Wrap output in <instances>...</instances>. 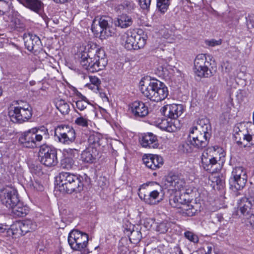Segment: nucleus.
I'll list each match as a JSON object with an SVG mask.
<instances>
[{
	"label": "nucleus",
	"instance_id": "obj_1",
	"mask_svg": "<svg viewBox=\"0 0 254 254\" xmlns=\"http://www.w3.org/2000/svg\"><path fill=\"white\" fill-rule=\"evenodd\" d=\"M186 182L181 175L174 173H169L165 178L164 181L163 188L160 186L159 190H156L150 191L148 194H145L141 191V189L138 190V196L146 203L153 205L155 204V200L158 197L163 189L168 191L181 190L185 187Z\"/></svg>",
	"mask_w": 254,
	"mask_h": 254
},
{
	"label": "nucleus",
	"instance_id": "obj_2",
	"mask_svg": "<svg viewBox=\"0 0 254 254\" xmlns=\"http://www.w3.org/2000/svg\"><path fill=\"white\" fill-rule=\"evenodd\" d=\"M80 63L86 70L91 72H97L105 68L108 63L103 49L91 45L87 52L80 54Z\"/></svg>",
	"mask_w": 254,
	"mask_h": 254
},
{
	"label": "nucleus",
	"instance_id": "obj_3",
	"mask_svg": "<svg viewBox=\"0 0 254 254\" xmlns=\"http://www.w3.org/2000/svg\"><path fill=\"white\" fill-rule=\"evenodd\" d=\"M58 179L60 191L68 194L81 192L85 182L90 180L85 174L81 176L67 172L59 173Z\"/></svg>",
	"mask_w": 254,
	"mask_h": 254
},
{
	"label": "nucleus",
	"instance_id": "obj_4",
	"mask_svg": "<svg viewBox=\"0 0 254 254\" xmlns=\"http://www.w3.org/2000/svg\"><path fill=\"white\" fill-rule=\"evenodd\" d=\"M139 86L143 96L154 102L161 101L168 95L167 87L156 79L142 78L139 82Z\"/></svg>",
	"mask_w": 254,
	"mask_h": 254
},
{
	"label": "nucleus",
	"instance_id": "obj_5",
	"mask_svg": "<svg viewBox=\"0 0 254 254\" xmlns=\"http://www.w3.org/2000/svg\"><path fill=\"white\" fill-rule=\"evenodd\" d=\"M8 116L11 122L21 124L28 121L32 116V108L26 102L17 101L8 108Z\"/></svg>",
	"mask_w": 254,
	"mask_h": 254
},
{
	"label": "nucleus",
	"instance_id": "obj_6",
	"mask_svg": "<svg viewBox=\"0 0 254 254\" xmlns=\"http://www.w3.org/2000/svg\"><path fill=\"white\" fill-rule=\"evenodd\" d=\"M112 19L109 16H98L93 21L91 29L93 32L101 39H106L112 36V31L110 27Z\"/></svg>",
	"mask_w": 254,
	"mask_h": 254
},
{
	"label": "nucleus",
	"instance_id": "obj_7",
	"mask_svg": "<svg viewBox=\"0 0 254 254\" xmlns=\"http://www.w3.org/2000/svg\"><path fill=\"white\" fill-rule=\"evenodd\" d=\"M39 157L40 162L47 167L55 166L58 162L57 149L47 144L40 145Z\"/></svg>",
	"mask_w": 254,
	"mask_h": 254
},
{
	"label": "nucleus",
	"instance_id": "obj_8",
	"mask_svg": "<svg viewBox=\"0 0 254 254\" xmlns=\"http://www.w3.org/2000/svg\"><path fill=\"white\" fill-rule=\"evenodd\" d=\"M248 180L247 169L242 166L233 168L230 178V188L234 190H242Z\"/></svg>",
	"mask_w": 254,
	"mask_h": 254
},
{
	"label": "nucleus",
	"instance_id": "obj_9",
	"mask_svg": "<svg viewBox=\"0 0 254 254\" xmlns=\"http://www.w3.org/2000/svg\"><path fill=\"white\" fill-rule=\"evenodd\" d=\"M68 243L74 251L84 250L88 245V236L77 230H73L68 235Z\"/></svg>",
	"mask_w": 254,
	"mask_h": 254
},
{
	"label": "nucleus",
	"instance_id": "obj_10",
	"mask_svg": "<svg viewBox=\"0 0 254 254\" xmlns=\"http://www.w3.org/2000/svg\"><path fill=\"white\" fill-rule=\"evenodd\" d=\"M122 44L127 50H138L143 48L146 39L135 33H127L122 36Z\"/></svg>",
	"mask_w": 254,
	"mask_h": 254
},
{
	"label": "nucleus",
	"instance_id": "obj_11",
	"mask_svg": "<svg viewBox=\"0 0 254 254\" xmlns=\"http://www.w3.org/2000/svg\"><path fill=\"white\" fill-rule=\"evenodd\" d=\"M0 199L9 209L18 202L19 198L17 191L14 188L6 186L0 189Z\"/></svg>",
	"mask_w": 254,
	"mask_h": 254
},
{
	"label": "nucleus",
	"instance_id": "obj_12",
	"mask_svg": "<svg viewBox=\"0 0 254 254\" xmlns=\"http://www.w3.org/2000/svg\"><path fill=\"white\" fill-rule=\"evenodd\" d=\"M55 135L60 142L64 144L73 142L76 138L75 130L72 127L66 125L57 127L55 130Z\"/></svg>",
	"mask_w": 254,
	"mask_h": 254
},
{
	"label": "nucleus",
	"instance_id": "obj_13",
	"mask_svg": "<svg viewBox=\"0 0 254 254\" xmlns=\"http://www.w3.org/2000/svg\"><path fill=\"white\" fill-rule=\"evenodd\" d=\"M19 142L23 147L29 148L40 147L41 145L31 129L21 133L19 138Z\"/></svg>",
	"mask_w": 254,
	"mask_h": 254
},
{
	"label": "nucleus",
	"instance_id": "obj_14",
	"mask_svg": "<svg viewBox=\"0 0 254 254\" xmlns=\"http://www.w3.org/2000/svg\"><path fill=\"white\" fill-rule=\"evenodd\" d=\"M254 198L253 196H245L240 199L239 209L241 214L246 219L250 218L254 213Z\"/></svg>",
	"mask_w": 254,
	"mask_h": 254
},
{
	"label": "nucleus",
	"instance_id": "obj_15",
	"mask_svg": "<svg viewBox=\"0 0 254 254\" xmlns=\"http://www.w3.org/2000/svg\"><path fill=\"white\" fill-rule=\"evenodd\" d=\"M129 110L133 117L136 118H142L148 114L147 106L141 101H134L129 105Z\"/></svg>",
	"mask_w": 254,
	"mask_h": 254
},
{
	"label": "nucleus",
	"instance_id": "obj_16",
	"mask_svg": "<svg viewBox=\"0 0 254 254\" xmlns=\"http://www.w3.org/2000/svg\"><path fill=\"white\" fill-rule=\"evenodd\" d=\"M145 166L152 170L160 168L163 164V159L158 155L149 154L144 155L142 158Z\"/></svg>",
	"mask_w": 254,
	"mask_h": 254
},
{
	"label": "nucleus",
	"instance_id": "obj_17",
	"mask_svg": "<svg viewBox=\"0 0 254 254\" xmlns=\"http://www.w3.org/2000/svg\"><path fill=\"white\" fill-rule=\"evenodd\" d=\"M164 116L172 119H176L180 116L183 112V108L181 105H167L163 108Z\"/></svg>",
	"mask_w": 254,
	"mask_h": 254
},
{
	"label": "nucleus",
	"instance_id": "obj_18",
	"mask_svg": "<svg viewBox=\"0 0 254 254\" xmlns=\"http://www.w3.org/2000/svg\"><path fill=\"white\" fill-rule=\"evenodd\" d=\"M212 66L213 68L216 67V64L212 56L208 54H199L194 61V66L199 67L205 66Z\"/></svg>",
	"mask_w": 254,
	"mask_h": 254
},
{
	"label": "nucleus",
	"instance_id": "obj_19",
	"mask_svg": "<svg viewBox=\"0 0 254 254\" xmlns=\"http://www.w3.org/2000/svg\"><path fill=\"white\" fill-rule=\"evenodd\" d=\"M23 39L25 47L29 51L37 50L41 43L39 37L31 33L24 35Z\"/></svg>",
	"mask_w": 254,
	"mask_h": 254
},
{
	"label": "nucleus",
	"instance_id": "obj_20",
	"mask_svg": "<svg viewBox=\"0 0 254 254\" xmlns=\"http://www.w3.org/2000/svg\"><path fill=\"white\" fill-rule=\"evenodd\" d=\"M141 144L143 147L149 148H156L159 145L157 136L151 132H148L142 136Z\"/></svg>",
	"mask_w": 254,
	"mask_h": 254
},
{
	"label": "nucleus",
	"instance_id": "obj_21",
	"mask_svg": "<svg viewBox=\"0 0 254 254\" xmlns=\"http://www.w3.org/2000/svg\"><path fill=\"white\" fill-rule=\"evenodd\" d=\"M190 130L193 132L194 130L200 132L211 133V126L209 120L207 118L199 119L196 125L193 126Z\"/></svg>",
	"mask_w": 254,
	"mask_h": 254
},
{
	"label": "nucleus",
	"instance_id": "obj_22",
	"mask_svg": "<svg viewBox=\"0 0 254 254\" xmlns=\"http://www.w3.org/2000/svg\"><path fill=\"white\" fill-rule=\"evenodd\" d=\"M216 68H213L212 66H205L199 67L194 66V72L196 75L199 77H210L213 76L216 72Z\"/></svg>",
	"mask_w": 254,
	"mask_h": 254
},
{
	"label": "nucleus",
	"instance_id": "obj_23",
	"mask_svg": "<svg viewBox=\"0 0 254 254\" xmlns=\"http://www.w3.org/2000/svg\"><path fill=\"white\" fill-rule=\"evenodd\" d=\"M217 163V160L215 157L209 155L207 152H204L201 156V166L207 171L211 172L214 165Z\"/></svg>",
	"mask_w": 254,
	"mask_h": 254
},
{
	"label": "nucleus",
	"instance_id": "obj_24",
	"mask_svg": "<svg viewBox=\"0 0 254 254\" xmlns=\"http://www.w3.org/2000/svg\"><path fill=\"white\" fill-rule=\"evenodd\" d=\"M235 138L237 143L241 146H243L244 147H246L248 145V144H244L243 142L245 141H246L250 145L254 144V135L243 133L240 130L237 131Z\"/></svg>",
	"mask_w": 254,
	"mask_h": 254
},
{
	"label": "nucleus",
	"instance_id": "obj_25",
	"mask_svg": "<svg viewBox=\"0 0 254 254\" xmlns=\"http://www.w3.org/2000/svg\"><path fill=\"white\" fill-rule=\"evenodd\" d=\"M97 154L96 149L92 147H88L81 153L82 160L85 163H92L96 160Z\"/></svg>",
	"mask_w": 254,
	"mask_h": 254
},
{
	"label": "nucleus",
	"instance_id": "obj_26",
	"mask_svg": "<svg viewBox=\"0 0 254 254\" xmlns=\"http://www.w3.org/2000/svg\"><path fill=\"white\" fill-rule=\"evenodd\" d=\"M24 6L38 13L43 7V3L40 0H17Z\"/></svg>",
	"mask_w": 254,
	"mask_h": 254
},
{
	"label": "nucleus",
	"instance_id": "obj_27",
	"mask_svg": "<svg viewBox=\"0 0 254 254\" xmlns=\"http://www.w3.org/2000/svg\"><path fill=\"white\" fill-rule=\"evenodd\" d=\"M13 215L17 217H23L25 216L29 212V207L24 205L23 203L19 200L17 204L10 207Z\"/></svg>",
	"mask_w": 254,
	"mask_h": 254
},
{
	"label": "nucleus",
	"instance_id": "obj_28",
	"mask_svg": "<svg viewBox=\"0 0 254 254\" xmlns=\"http://www.w3.org/2000/svg\"><path fill=\"white\" fill-rule=\"evenodd\" d=\"M21 221H16L11 225L10 228H7V233L9 235H12L13 238H18L23 236L21 227Z\"/></svg>",
	"mask_w": 254,
	"mask_h": 254
},
{
	"label": "nucleus",
	"instance_id": "obj_29",
	"mask_svg": "<svg viewBox=\"0 0 254 254\" xmlns=\"http://www.w3.org/2000/svg\"><path fill=\"white\" fill-rule=\"evenodd\" d=\"M34 132L37 139L40 145L43 138L47 139L49 138V134L48 129L44 126H41L39 127H33L31 128Z\"/></svg>",
	"mask_w": 254,
	"mask_h": 254
},
{
	"label": "nucleus",
	"instance_id": "obj_30",
	"mask_svg": "<svg viewBox=\"0 0 254 254\" xmlns=\"http://www.w3.org/2000/svg\"><path fill=\"white\" fill-rule=\"evenodd\" d=\"M117 8L118 10L123 12V13H131L134 10L135 5L132 1L126 0L119 4Z\"/></svg>",
	"mask_w": 254,
	"mask_h": 254
},
{
	"label": "nucleus",
	"instance_id": "obj_31",
	"mask_svg": "<svg viewBox=\"0 0 254 254\" xmlns=\"http://www.w3.org/2000/svg\"><path fill=\"white\" fill-rule=\"evenodd\" d=\"M132 23V18L126 14L123 13L117 18L116 25L122 28H126L130 26Z\"/></svg>",
	"mask_w": 254,
	"mask_h": 254
},
{
	"label": "nucleus",
	"instance_id": "obj_32",
	"mask_svg": "<svg viewBox=\"0 0 254 254\" xmlns=\"http://www.w3.org/2000/svg\"><path fill=\"white\" fill-rule=\"evenodd\" d=\"M189 138V142L195 148L202 149L207 146V145L206 144L205 140L203 141L200 140L198 138V136L195 135L194 133L190 132Z\"/></svg>",
	"mask_w": 254,
	"mask_h": 254
},
{
	"label": "nucleus",
	"instance_id": "obj_33",
	"mask_svg": "<svg viewBox=\"0 0 254 254\" xmlns=\"http://www.w3.org/2000/svg\"><path fill=\"white\" fill-rule=\"evenodd\" d=\"M76 113L79 115L78 117L74 121V124L78 126L82 127H87L88 126V123L89 120L88 119V116L86 114L84 116H82L80 113H79L76 109H75Z\"/></svg>",
	"mask_w": 254,
	"mask_h": 254
},
{
	"label": "nucleus",
	"instance_id": "obj_34",
	"mask_svg": "<svg viewBox=\"0 0 254 254\" xmlns=\"http://www.w3.org/2000/svg\"><path fill=\"white\" fill-rule=\"evenodd\" d=\"M56 106L59 111L63 115L68 114L70 111L69 104L62 99L57 102Z\"/></svg>",
	"mask_w": 254,
	"mask_h": 254
},
{
	"label": "nucleus",
	"instance_id": "obj_35",
	"mask_svg": "<svg viewBox=\"0 0 254 254\" xmlns=\"http://www.w3.org/2000/svg\"><path fill=\"white\" fill-rule=\"evenodd\" d=\"M75 166L73 158L71 156H66L65 155L61 160V166L63 169H71Z\"/></svg>",
	"mask_w": 254,
	"mask_h": 254
},
{
	"label": "nucleus",
	"instance_id": "obj_36",
	"mask_svg": "<svg viewBox=\"0 0 254 254\" xmlns=\"http://www.w3.org/2000/svg\"><path fill=\"white\" fill-rule=\"evenodd\" d=\"M21 225L24 235L27 233L35 230L36 227L35 223L29 220L21 221Z\"/></svg>",
	"mask_w": 254,
	"mask_h": 254
},
{
	"label": "nucleus",
	"instance_id": "obj_37",
	"mask_svg": "<svg viewBox=\"0 0 254 254\" xmlns=\"http://www.w3.org/2000/svg\"><path fill=\"white\" fill-rule=\"evenodd\" d=\"M182 209L183 214L189 217L194 215L198 211L196 207L190 204L184 205Z\"/></svg>",
	"mask_w": 254,
	"mask_h": 254
},
{
	"label": "nucleus",
	"instance_id": "obj_38",
	"mask_svg": "<svg viewBox=\"0 0 254 254\" xmlns=\"http://www.w3.org/2000/svg\"><path fill=\"white\" fill-rule=\"evenodd\" d=\"M158 127L161 129L168 132L174 131L175 128V127L172 124V123L169 122L166 119L161 120V122L158 124Z\"/></svg>",
	"mask_w": 254,
	"mask_h": 254
},
{
	"label": "nucleus",
	"instance_id": "obj_39",
	"mask_svg": "<svg viewBox=\"0 0 254 254\" xmlns=\"http://www.w3.org/2000/svg\"><path fill=\"white\" fill-rule=\"evenodd\" d=\"M170 205L173 207L181 208L180 205H185L186 199L183 198L182 196L175 195L169 200Z\"/></svg>",
	"mask_w": 254,
	"mask_h": 254
},
{
	"label": "nucleus",
	"instance_id": "obj_40",
	"mask_svg": "<svg viewBox=\"0 0 254 254\" xmlns=\"http://www.w3.org/2000/svg\"><path fill=\"white\" fill-rule=\"evenodd\" d=\"M172 0H157V7L161 13H164L168 9Z\"/></svg>",
	"mask_w": 254,
	"mask_h": 254
},
{
	"label": "nucleus",
	"instance_id": "obj_41",
	"mask_svg": "<svg viewBox=\"0 0 254 254\" xmlns=\"http://www.w3.org/2000/svg\"><path fill=\"white\" fill-rule=\"evenodd\" d=\"M190 133H194L195 135L198 136V138L200 140H205L206 145H208L211 135V133L200 132L197 130H194L193 132L192 130H190Z\"/></svg>",
	"mask_w": 254,
	"mask_h": 254
},
{
	"label": "nucleus",
	"instance_id": "obj_42",
	"mask_svg": "<svg viewBox=\"0 0 254 254\" xmlns=\"http://www.w3.org/2000/svg\"><path fill=\"white\" fill-rule=\"evenodd\" d=\"M171 223L168 222H162L156 225V230L160 233H165L170 227Z\"/></svg>",
	"mask_w": 254,
	"mask_h": 254
},
{
	"label": "nucleus",
	"instance_id": "obj_43",
	"mask_svg": "<svg viewBox=\"0 0 254 254\" xmlns=\"http://www.w3.org/2000/svg\"><path fill=\"white\" fill-rule=\"evenodd\" d=\"M75 107L74 104H72L73 107L75 108L80 111L86 110L88 109V106L90 105L89 102H86L83 101H76L75 102Z\"/></svg>",
	"mask_w": 254,
	"mask_h": 254
},
{
	"label": "nucleus",
	"instance_id": "obj_44",
	"mask_svg": "<svg viewBox=\"0 0 254 254\" xmlns=\"http://www.w3.org/2000/svg\"><path fill=\"white\" fill-rule=\"evenodd\" d=\"M88 142L89 143V147H92L95 149H96L98 146L100 145L99 143V138L94 135H91L89 136Z\"/></svg>",
	"mask_w": 254,
	"mask_h": 254
},
{
	"label": "nucleus",
	"instance_id": "obj_45",
	"mask_svg": "<svg viewBox=\"0 0 254 254\" xmlns=\"http://www.w3.org/2000/svg\"><path fill=\"white\" fill-rule=\"evenodd\" d=\"M142 236L141 233L140 231L133 230L131 232L130 237L129 238L130 240H132L133 243H136L140 241L141 239Z\"/></svg>",
	"mask_w": 254,
	"mask_h": 254
},
{
	"label": "nucleus",
	"instance_id": "obj_46",
	"mask_svg": "<svg viewBox=\"0 0 254 254\" xmlns=\"http://www.w3.org/2000/svg\"><path fill=\"white\" fill-rule=\"evenodd\" d=\"M184 235L185 237L190 241L194 243H197L198 242L199 239L197 236L192 232L190 231H187L185 233Z\"/></svg>",
	"mask_w": 254,
	"mask_h": 254
},
{
	"label": "nucleus",
	"instance_id": "obj_47",
	"mask_svg": "<svg viewBox=\"0 0 254 254\" xmlns=\"http://www.w3.org/2000/svg\"><path fill=\"white\" fill-rule=\"evenodd\" d=\"M193 146L189 142V139L186 142L184 143L181 146V149L184 153H188L192 152L193 150Z\"/></svg>",
	"mask_w": 254,
	"mask_h": 254
},
{
	"label": "nucleus",
	"instance_id": "obj_48",
	"mask_svg": "<svg viewBox=\"0 0 254 254\" xmlns=\"http://www.w3.org/2000/svg\"><path fill=\"white\" fill-rule=\"evenodd\" d=\"M11 2L9 0H0V6L2 7L3 12H8L10 9Z\"/></svg>",
	"mask_w": 254,
	"mask_h": 254
},
{
	"label": "nucleus",
	"instance_id": "obj_49",
	"mask_svg": "<svg viewBox=\"0 0 254 254\" xmlns=\"http://www.w3.org/2000/svg\"><path fill=\"white\" fill-rule=\"evenodd\" d=\"M151 0H138L139 4L140 7L144 10L149 9Z\"/></svg>",
	"mask_w": 254,
	"mask_h": 254
},
{
	"label": "nucleus",
	"instance_id": "obj_50",
	"mask_svg": "<svg viewBox=\"0 0 254 254\" xmlns=\"http://www.w3.org/2000/svg\"><path fill=\"white\" fill-rule=\"evenodd\" d=\"M78 154V150L76 149L68 148L64 150V156H71L72 158Z\"/></svg>",
	"mask_w": 254,
	"mask_h": 254
},
{
	"label": "nucleus",
	"instance_id": "obj_51",
	"mask_svg": "<svg viewBox=\"0 0 254 254\" xmlns=\"http://www.w3.org/2000/svg\"><path fill=\"white\" fill-rule=\"evenodd\" d=\"M90 81L92 85L96 87V89H98L99 86L101 83L100 79L96 76H89Z\"/></svg>",
	"mask_w": 254,
	"mask_h": 254
},
{
	"label": "nucleus",
	"instance_id": "obj_52",
	"mask_svg": "<svg viewBox=\"0 0 254 254\" xmlns=\"http://www.w3.org/2000/svg\"><path fill=\"white\" fill-rule=\"evenodd\" d=\"M30 187L33 189H35L38 191H41L43 190V186L37 182L35 183L31 182L29 184Z\"/></svg>",
	"mask_w": 254,
	"mask_h": 254
},
{
	"label": "nucleus",
	"instance_id": "obj_53",
	"mask_svg": "<svg viewBox=\"0 0 254 254\" xmlns=\"http://www.w3.org/2000/svg\"><path fill=\"white\" fill-rule=\"evenodd\" d=\"M227 103L226 104L227 109H226V112L229 113L230 112L232 108L234 106L233 99L231 98L230 97H229L227 99Z\"/></svg>",
	"mask_w": 254,
	"mask_h": 254
},
{
	"label": "nucleus",
	"instance_id": "obj_54",
	"mask_svg": "<svg viewBox=\"0 0 254 254\" xmlns=\"http://www.w3.org/2000/svg\"><path fill=\"white\" fill-rule=\"evenodd\" d=\"M206 43L208 46L214 47L217 45H220L221 44V41L220 40H216L212 39L210 41H206Z\"/></svg>",
	"mask_w": 254,
	"mask_h": 254
},
{
	"label": "nucleus",
	"instance_id": "obj_55",
	"mask_svg": "<svg viewBox=\"0 0 254 254\" xmlns=\"http://www.w3.org/2000/svg\"><path fill=\"white\" fill-rule=\"evenodd\" d=\"M246 96V92L243 90H239L236 95L238 100L242 101Z\"/></svg>",
	"mask_w": 254,
	"mask_h": 254
},
{
	"label": "nucleus",
	"instance_id": "obj_56",
	"mask_svg": "<svg viewBox=\"0 0 254 254\" xmlns=\"http://www.w3.org/2000/svg\"><path fill=\"white\" fill-rule=\"evenodd\" d=\"M246 219L249 220L251 225L254 229V213H253V215L250 218H247Z\"/></svg>",
	"mask_w": 254,
	"mask_h": 254
},
{
	"label": "nucleus",
	"instance_id": "obj_57",
	"mask_svg": "<svg viewBox=\"0 0 254 254\" xmlns=\"http://www.w3.org/2000/svg\"><path fill=\"white\" fill-rule=\"evenodd\" d=\"M77 95L79 98V99L77 101H83L86 102H89L87 98L85 96L82 95L80 93H79L77 94Z\"/></svg>",
	"mask_w": 254,
	"mask_h": 254
},
{
	"label": "nucleus",
	"instance_id": "obj_58",
	"mask_svg": "<svg viewBox=\"0 0 254 254\" xmlns=\"http://www.w3.org/2000/svg\"><path fill=\"white\" fill-rule=\"evenodd\" d=\"M212 250V246H211V245H207L206 247V248H205V254H211Z\"/></svg>",
	"mask_w": 254,
	"mask_h": 254
},
{
	"label": "nucleus",
	"instance_id": "obj_59",
	"mask_svg": "<svg viewBox=\"0 0 254 254\" xmlns=\"http://www.w3.org/2000/svg\"><path fill=\"white\" fill-rule=\"evenodd\" d=\"M216 184L219 185L220 187L223 188L224 185V182L223 180L220 179H217L216 180Z\"/></svg>",
	"mask_w": 254,
	"mask_h": 254
},
{
	"label": "nucleus",
	"instance_id": "obj_60",
	"mask_svg": "<svg viewBox=\"0 0 254 254\" xmlns=\"http://www.w3.org/2000/svg\"><path fill=\"white\" fill-rule=\"evenodd\" d=\"M7 226L0 223V233H3L7 230Z\"/></svg>",
	"mask_w": 254,
	"mask_h": 254
},
{
	"label": "nucleus",
	"instance_id": "obj_61",
	"mask_svg": "<svg viewBox=\"0 0 254 254\" xmlns=\"http://www.w3.org/2000/svg\"><path fill=\"white\" fill-rule=\"evenodd\" d=\"M55 2L57 3L64 4L70 1L71 0H53Z\"/></svg>",
	"mask_w": 254,
	"mask_h": 254
},
{
	"label": "nucleus",
	"instance_id": "obj_62",
	"mask_svg": "<svg viewBox=\"0 0 254 254\" xmlns=\"http://www.w3.org/2000/svg\"><path fill=\"white\" fill-rule=\"evenodd\" d=\"M176 254H184L182 251L179 247L176 248Z\"/></svg>",
	"mask_w": 254,
	"mask_h": 254
},
{
	"label": "nucleus",
	"instance_id": "obj_63",
	"mask_svg": "<svg viewBox=\"0 0 254 254\" xmlns=\"http://www.w3.org/2000/svg\"><path fill=\"white\" fill-rule=\"evenodd\" d=\"M24 26L23 24L20 25L19 27H18L17 26L15 25V28L17 29L18 30H23L24 29Z\"/></svg>",
	"mask_w": 254,
	"mask_h": 254
},
{
	"label": "nucleus",
	"instance_id": "obj_64",
	"mask_svg": "<svg viewBox=\"0 0 254 254\" xmlns=\"http://www.w3.org/2000/svg\"><path fill=\"white\" fill-rule=\"evenodd\" d=\"M226 72H228L229 71V68H228L227 66L225 68Z\"/></svg>",
	"mask_w": 254,
	"mask_h": 254
}]
</instances>
